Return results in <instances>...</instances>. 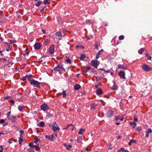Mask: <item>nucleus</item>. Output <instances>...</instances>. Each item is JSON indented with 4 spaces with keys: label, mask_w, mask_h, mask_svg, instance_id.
Listing matches in <instances>:
<instances>
[{
    "label": "nucleus",
    "mask_w": 152,
    "mask_h": 152,
    "mask_svg": "<svg viewBox=\"0 0 152 152\" xmlns=\"http://www.w3.org/2000/svg\"><path fill=\"white\" fill-rule=\"evenodd\" d=\"M10 44H12L14 42H16L15 40H10Z\"/></svg>",
    "instance_id": "nucleus-52"
},
{
    "label": "nucleus",
    "mask_w": 152,
    "mask_h": 152,
    "mask_svg": "<svg viewBox=\"0 0 152 152\" xmlns=\"http://www.w3.org/2000/svg\"><path fill=\"white\" fill-rule=\"evenodd\" d=\"M50 3V1H49L48 0H45L43 3L45 5H47L49 4Z\"/></svg>",
    "instance_id": "nucleus-32"
},
{
    "label": "nucleus",
    "mask_w": 152,
    "mask_h": 152,
    "mask_svg": "<svg viewBox=\"0 0 152 152\" xmlns=\"http://www.w3.org/2000/svg\"><path fill=\"white\" fill-rule=\"evenodd\" d=\"M102 85V84L101 83L99 82L98 85H95V88H98V87L99 86L101 85Z\"/></svg>",
    "instance_id": "nucleus-42"
},
{
    "label": "nucleus",
    "mask_w": 152,
    "mask_h": 152,
    "mask_svg": "<svg viewBox=\"0 0 152 152\" xmlns=\"http://www.w3.org/2000/svg\"><path fill=\"white\" fill-rule=\"evenodd\" d=\"M42 3V1H38L37 3L36 4V6L37 7H39Z\"/></svg>",
    "instance_id": "nucleus-28"
},
{
    "label": "nucleus",
    "mask_w": 152,
    "mask_h": 152,
    "mask_svg": "<svg viewBox=\"0 0 152 152\" xmlns=\"http://www.w3.org/2000/svg\"><path fill=\"white\" fill-rule=\"evenodd\" d=\"M5 122V120L4 119H1L0 120V123L1 124H2L4 123Z\"/></svg>",
    "instance_id": "nucleus-47"
},
{
    "label": "nucleus",
    "mask_w": 152,
    "mask_h": 152,
    "mask_svg": "<svg viewBox=\"0 0 152 152\" xmlns=\"http://www.w3.org/2000/svg\"><path fill=\"white\" fill-rule=\"evenodd\" d=\"M26 53L27 54H28L29 53V52L28 51V48H26Z\"/></svg>",
    "instance_id": "nucleus-56"
},
{
    "label": "nucleus",
    "mask_w": 152,
    "mask_h": 152,
    "mask_svg": "<svg viewBox=\"0 0 152 152\" xmlns=\"http://www.w3.org/2000/svg\"><path fill=\"white\" fill-rule=\"evenodd\" d=\"M117 88V87L115 84V82L114 81V85L112 87L111 89L112 90H115Z\"/></svg>",
    "instance_id": "nucleus-21"
},
{
    "label": "nucleus",
    "mask_w": 152,
    "mask_h": 152,
    "mask_svg": "<svg viewBox=\"0 0 152 152\" xmlns=\"http://www.w3.org/2000/svg\"><path fill=\"white\" fill-rule=\"evenodd\" d=\"M91 71L94 74H97L96 71L94 69H93L91 68Z\"/></svg>",
    "instance_id": "nucleus-37"
},
{
    "label": "nucleus",
    "mask_w": 152,
    "mask_h": 152,
    "mask_svg": "<svg viewBox=\"0 0 152 152\" xmlns=\"http://www.w3.org/2000/svg\"><path fill=\"white\" fill-rule=\"evenodd\" d=\"M98 61L96 59L92 60L91 62V65L93 67L97 68L98 66Z\"/></svg>",
    "instance_id": "nucleus-4"
},
{
    "label": "nucleus",
    "mask_w": 152,
    "mask_h": 152,
    "mask_svg": "<svg viewBox=\"0 0 152 152\" xmlns=\"http://www.w3.org/2000/svg\"><path fill=\"white\" fill-rule=\"evenodd\" d=\"M30 83L31 85H33L38 88H40V83L34 79L30 80Z\"/></svg>",
    "instance_id": "nucleus-1"
},
{
    "label": "nucleus",
    "mask_w": 152,
    "mask_h": 152,
    "mask_svg": "<svg viewBox=\"0 0 152 152\" xmlns=\"http://www.w3.org/2000/svg\"><path fill=\"white\" fill-rule=\"evenodd\" d=\"M104 72L105 73H109L110 72V71L108 70H105V71H104Z\"/></svg>",
    "instance_id": "nucleus-61"
},
{
    "label": "nucleus",
    "mask_w": 152,
    "mask_h": 152,
    "mask_svg": "<svg viewBox=\"0 0 152 152\" xmlns=\"http://www.w3.org/2000/svg\"><path fill=\"white\" fill-rule=\"evenodd\" d=\"M41 46L39 43H37L34 45V48L35 49L38 50L40 48Z\"/></svg>",
    "instance_id": "nucleus-11"
},
{
    "label": "nucleus",
    "mask_w": 152,
    "mask_h": 152,
    "mask_svg": "<svg viewBox=\"0 0 152 152\" xmlns=\"http://www.w3.org/2000/svg\"><path fill=\"white\" fill-rule=\"evenodd\" d=\"M61 69H63L65 72V69L63 67V66H60L59 65H58L56 67H55L53 70L56 71H59Z\"/></svg>",
    "instance_id": "nucleus-5"
},
{
    "label": "nucleus",
    "mask_w": 152,
    "mask_h": 152,
    "mask_svg": "<svg viewBox=\"0 0 152 152\" xmlns=\"http://www.w3.org/2000/svg\"><path fill=\"white\" fill-rule=\"evenodd\" d=\"M86 57L85 55L83 54H81V56L80 57V59L81 60H83L84 58H85Z\"/></svg>",
    "instance_id": "nucleus-22"
},
{
    "label": "nucleus",
    "mask_w": 152,
    "mask_h": 152,
    "mask_svg": "<svg viewBox=\"0 0 152 152\" xmlns=\"http://www.w3.org/2000/svg\"><path fill=\"white\" fill-rule=\"evenodd\" d=\"M49 126L52 127V129L54 132L57 130H59L60 129L59 127H58V125L56 122L53 123L51 124H49Z\"/></svg>",
    "instance_id": "nucleus-2"
},
{
    "label": "nucleus",
    "mask_w": 152,
    "mask_h": 152,
    "mask_svg": "<svg viewBox=\"0 0 152 152\" xmlns=\"http://www.w3.org/2000/svg\"><path fill=\"white\" fill-rule=\"evenodd\" d=\"M148 133L146 132V134L145 135V137H148L149 136Z\"/></svg>",
    "instance_id": "nucleus-63"
},
{
    "label": "nucleus",
    "mask_w": 152,
    "mask_h": 152,
    "mask_svg": "<svg viewBox=\"0 0 152 152\" xmlns=\"http://www.w3.org/2000/svg\"><path fill=\"white\" fill-rule=\"evenodd\" d=\"M85 130V129L81 128L78 133L79 134H83V132Z\"/></svg>",
    "instance_id": "nucleus-17"
},
{
    "label": "nucleus",
    "mask_w": 152,
    "mask_h": 152,
    "mask_svg": "<svg viewBox=\"0 0 152 152\" xmlns=\"http://www.w3.org/2000/svg\"><path fill=\"white\" fill-rule=\"evenodd\" d=\"M102 79L101 76H100L98 77V78H97L96 80L97 81H98L99 80H100Z\"/></svg>",
    "instance_id": "nucleus-54"
},
{
    "label": "nucleus",
    "mask_w": 152,
    "mask_h": 152,
    "mask_svg": "<svg viewBox=\"0 0 152 152\" xmlns=\"http://www.w3.org/2000/svg\"><path fill=\"white\" fill-rule=\"evenodd\" d=\"M103 93L102 90L100 89H98L96 91V94L97 95H99L102 94Z\"/></svg>",
    "instance_id": "nucleus-15"
},
{
    "label": "nucleus",
    "mask_w": 152,
    "mask_h": 152,
    "mask_svg": "<svg viewBox=\"0 0 152 152\" xmlns=\"http://www.w3.org/2000/svg\"><path fill=\"white\" fill-rule=\"evenodd\" d=\"M19 142H22L23 141L21 137H19Z\"/></svg>",
    "instance_id": "nucleus-60"
},
{
    "label": "nucleus",
    "mask_w": 152,
    "mask_h": 152,
    "mask_svg": "<svg viewBox=\"0 0 152 152\" xmlns=\"http://www.w3.org/2000/svg\"><path fill=\"white\" fill-rule=\"evenodd\" d=\"M134 121L135 122H137L138 121L137 118L135 116H134L133 117Z\"/></svg>",
    "instance_id": "nucleus-46"
},
{
    "label": "nucleus",
    "mask_w": 152,
    "mask_h": 152,
    "mask_svg": "<svg viewBox=\"0 0 152 152\" xmlns=\"http://www.w3.org/2000/svg\"><path fill=\"white\" fill-rule=\"evenodd\" d=\"M124 37L123 35H121L119 37L118 39L120 40H122L124 39Z\"/></svg>",
    "instance_id": "nucleus-30"
},
{
    "label": "nucleus",
    "mask_w": 152,
    "mask_h": 152,
    "mask_svg": "<svg viewBox=\"0 0 152 152\" xmlns=\"http://www.w3.org/2000/svg\"><path fill=\"white\" fill-rule=\"evenodd\" d=\"M81 88L79 84H76L74 86V89L76 90H78Z\"/></svg>",
    "instance_id": "nucleus-16"
},
{
    "label": "nucleus",
    "mask_w": 152,
    "mask_h": 152,
    "mask_svg": "<svg viewBox=\"0 0 152 152\" xmlns=\"http://www.w3.org/2000/svg\"><path fill=\"white\" fill-rule=\"evenodd\" d=\"M55 35L58 37H61L62 35L61 32L60 31L56 32Z\"/></svg>",
    "instance_id": "nucleus-20"
},
{
    "label": "nucleus",
    "mask_w": 152,
    "mask_h": 152,
    "mask_svg": "<svg viewBox=\"0 0 152 152\" xmlns=\"http://www.w3.org/2000/svg\"><path fill=\"white\" fill-rule=\"evenodd\" d=\"M33 77V75L31 74H30L29 75H28V80L29 82H30V80H31L30 79H31V77Z\"/></svg>",
    "instance_id": "nucleus-40"
},
{
    "label": "nucleus",
    "mask_w": 152,
    "mask_h": 152,
    "mask_svg": "<svg viewBox=\"0 0 152 152\" xmlns=\"http://www.w3.org/2000/svg\"><path fill=\"white\" fill-rule=\"evenodd\" d=\"M53 137H54V134H52L51 135V137H50L51 141H52L53 140Z\"/></svg>",
    "instance_id": "nucleus-55"
},
{
    "label": "nucleus",
    "mask_w": 152,
    "mask_h": 152,
    "mask_svg": "<svg viewBox=\"0 0 152 152\" xmlns=\"http://www.w3.org/2000/svg\"><path fill=\"white\" fill-rule=\"evenodd\" d=\"M11 114V112L10 111L8 112L7 113V117H8V118H9L10 116V115Z\"/></svg>",
    "instance_id": "nucleus-57"
},
{
    "label": "nucleus",
    "mask_w": 152,
    "mask_h": 152,
    "mask_svg": "<svg viewBox=\"0 0 152 152\" xmlns=\"http://www.w3.org/2000/svg\"><path fill=\"white\" fill-rule=\"evenodd\" d=\"M66 61L67 63H69V64H71V62H72L71 60L69 58H67L66 59Z\"/></svg>",
    "instance_id": "nucleus-34"
},
{
    "label": "nucleus",
    "mask_w": 152,
    "mask_h": 152,
    "mask_svg": "<svg viewBox=\"0 0 152 152\" xmlns=\"http://www.w3.org/2000/svg\"><path fill=\"white\" fill-rule=\"evenodd\" d=\"M136 141L135 140H130L129 142L128 143V145H131V144L132 143H135Z\"/></svg>",
    "instance_id": "nucleus-26"
},
{
    "label": "nucleus",
    "mask_w": 152,
    "mask_h": 152,
    "mask_svg": "<svg viewBox=\"0 0 152 152\" xmlns=\"http://www.w3.org/2000/svg\"><path fill=\"white\" fill-rule=\"evenodd\" d=\"M38 141H40V139H38L37 138V137H35L34 141V142L37 144L38 142Z\"/></svg>",
    "instance_id": "nucleus-24"
},
{
    "label": "nucleus",
    "mask_w": 152,
    "mask_h": 152,
    "mask_svg": "<svg viewBox=\"0 0 152 152\" xmlns=\"http://www.w3.org/2000/svg\"><path fill=\"white\" fill-rule=\"evenodd\" d=\"M91 68L90 66H88L86 67V70L85 71V72H88V70L91 69Z\"/></svg>",
    "instance_id": "nucleus-39"
},
{
    "label": "nucleus",
    "mask_w": 152,
    "mask_h": 152,
    "mask_svg": "<svg viewBox=\"0 0 152 152\" xmlns=\"http://www.w3.org/2000/svg\"><path fill=\"white\" fill-rule=\"evenodd\" d=\"M44 10H45L44 9V8H42V9H41V11H40L41 12H44Z\"/></svg>",
    "instance_id": "nucleus-62"
},
{
    "label": "nucleus",
    "mask_w": 152,
    "mask_h": 152,
    "mask_svg": "<svg viewBox=\"0 0 152 152\" xmlns=\"http://www.w3.org/2000/svg\"><path fill=\"white\" fill-rule=\"evenodd\" d=\"M148 133H151L152 132V130H151L150 129H148V131L147 132Z\"/></svg>",
    "instance_id": "nucleus-48"
},
{
    "label": "nucleus",
    "mask_w": 152,
    "mask_h": 152,
    "mask_svg": "<svg viewBox=\"0 0 152 152\" xmlns=\"http://www.w3.org/2000/svg\"><path fill=\"white\" fill-rule=\"evenodd\" d=\"M45 137L46 138L48 139L49 140H51L50 137V136L49 135H46L45 136Z\"/></svg>",
    "instance_id": "nucleus-51"
},
{
    "label": "nucleus",
    "mask_w": 152,
    "mask_h": 152,
    "mask_svg": "<svg viewBox=\"0 0 152 152\" xmlns=\"http://www.w3.org/2000/svg\"><path fill=\"white\" fill-rule=\"evenodd\" d=\"M120 116L118 115V116H116V117H115V119L116 120H119L120 119Z\"/></svg>",
    "instance_id": "nucleus-45"
},
{
    "label": "nucleus",
    "mask_w": 152,
    "mask_h": 152,
    "mask_svg": "<svg viewBox=\"0 0 152 152\" xmlns=\"http://www.w3.org/2000/svg\"><path fill=\"white\" fill-rule=\"evenodd\" d=\"M144 49L143 48H141L140 49V50H138V52L140 54H142V52L144 51Z\"/></svg>",
    "instance_id": "nucleus-29"
},
{
    "label": "nucleus",
    "mask_w": 152,
    "mask_h": 152,
    "mask_svg": "<svg viewBox=\"0 0 152 152\" xmlns=\"http://www.w3.org/2000/svg\"><path fill=\"white\" fill-rule=\"evenodd\" d=\"M21 79L23 81H25L26 80V78L24 77V76Z\"/></svg>",
    "instance_id": "nucleus-64"
},
{
    "label": "nucleus",
    "mask_w": 152,
    "mask_h": 152,
    "mask_svg": "<svg viewBox=\"0 0 152 152\" xmlns=\"http://www.w3.org/2000/svg\"><path fill=\"white\" fill-rule=\"evenodd\" d=\"M35 150L36 151H38L40 150L39 148L38 147V145H37V146L35 148Z\"/></svg>",
    "instance_id": "nucleus-50"
},
{
    "label": "nucleus",
    "mask_w": 152,
    "mask_h": 152,
    "mask_svg": "<svg viewBox=\"0 0 152 152\" xmlns=\"http://www.w3.org/2000/svg\"><path fill=\"white\" fill-rule=\"evenodd\" d=\"M120 150L122 151V152H128L127 150H125L124 148H121Z\"/></svg>",
    "instance_id": "nucleus-38"
},
{
    "label": "nucleus",
    "mask_w": 152,
    "mask_h": 152,
    "mask_svg": "<svg viewBox=\"0 0 152 152\" xmlns=\"http://www.w3.org/2000/svg\"><path fill=\"white\" fill-rule=\"evenodd\" d=\"M54 52V46L53 45H52L49 47V52L50 54L53 53Z\"/></svg>",
    "instance_id": "nucleus-10"
},
{
    "label": "nucleus",
    "mask_w": 152,
    "mask_h": 152,
    "mask_svg": "<svg viewBox=\"0 0 152 152\" xmlns=\"http://www.w3.org/2000/svg\"><path fill=\"white\" fill-rule=\"evenodd\" d=\"M62 94L63 95V97L64 98L66 96V93L65 91L64 90H63L62 91Z\"/></svg>",
    "instance_id": "nucleus-36"
},
{
    "label": "nucleus",
    "mask_w": 152,
    "mask_h": 152,
    "mask_svg": "<svg viewBox=\"0 0 152 152\" xmlns=\"http://www.w3.org/2000/svg\"><path fill=\"white\" fill-rule=\"evenodd\" d=\"M8 119L9 120L11 121L12 123H15L16 122L17 118L16 116L14 115H11L10 117H9Z\"/></svg>",
    "instance_id": "nucleus-8"
},
{
    "label": "nucleus",
    "mask_w": 152,
    "mask_h": 152,
    "mask_svg": "<svg viewBox=\"0 0 152 152\" xmlns=\"http://www.w3.org/2000/svg\"><path fill=\"white\" fill-rule=\"evenodd\" d=\"M18 110L20 111H22V109L24 108V107L23 106H18Z\"/></svg>",
    "instance_id": "nucleus-27"
},
{
    "label": "nucleus",
    "mask_w": 152,
    "mask_h": 152,
    "mask_svg": "<svg viewBox=\"0 0 152 152\" xmlns=\"http://www.w3.org/2000/svg\"><path fill=\"white\" fill-rule=\"evenodd\" d=\"M9 102H10L11 103H12L13 104H14L15 103V102L13 99H12L11 100H10Z\"/></svg>",
    "instance_id": "nucleus-53"
},
{
    "label": "nucleus",
    "mask_w": 152,
    "mask_h": 152,
    "mask_svg": "<svg viewBox=\"0 0 152 152\" xmlns=\"http://www.w3.org/2000/svg\"><path fill=\"white\" fill-rule=\"evenodd\" d=\"M82 48L83 49L84 48V47L81 46H79L78 45H76L75 46L76 48Z\"/></svg>",
    "instance_id": "nucleus-44"
},
{
    "label": "nucleus",
    "mask_w": 152,
    "mask_h": 152,
    "mask_svg": "<svg viewBox=\"0 0 152 152\" xmlns=\"http://www.w3.org/2000/svg\"><path fill=\"white\" fill-rule=\"evenodd\" d=\"M145 55V56L147 58L148 60H151L152 57L151 56L149 55L148 53H146Z\"/></svg>",
    "instance_id": "nucleus-23"
},
{
    "label": "nucleus",
    "mask_w": 152,
    "mask_h": 152,
    "mask_svg": "<svg viewBox=\"0 0 152 152\" xmlns=\"http://www.w3.org/2000/svg\"><path fill=\"white\" fill-rule=\"evenodd\" d=\"M72 147V146L70 145H68V146L66 147V149L67 150H70V149L69 148H71Z\"/></svg>",
    "instance_id": "nucleus-41"
},
{
    "label": "nucleus",
    "mask_w": 152,
    "mask_h": 152,
    "mask_svg": "<svg viewBox=\"0 0 152 152\" xmlns=\"http://www.w3.org/2000/svg\"><path fill=\"white\" fill-rule=\"evenodd\" d=\"M46 116L51 117L53 116V114L52 113L51 114L50 112L48 113L47 114Z\"/></svg>",
    "instance_id": "nucleus-33"
},
{
    "label": "nucleus",
    "mask_w": 152,
    "mask_h": 152,
    "mask_svg": "<svg viewBox=\"0 0 152 152\" xmlns=\"http://www.w3.org/2000/svg\"><path fill=\"white\" fill-rule=\"evenodd\" d=\"M8 124L7 122H5L4 123V124L3 125L4 126H7L8 125Z\"/></svg>",
    "instance_id": "nucleus-59"
},
{
    "label": "nucleus",
    "mask_w": 152,
    "mask_h": 152,
    "mask_svg": "<svg viewBox=\"0 0 152 152\" xmlns=\"http://www.w3.org/2000/svg\"><path fill=\"white\" fill-rule=\"evenodd\" d=\"M103 49H102L97 53V54L96 55V59H98L99 58V56L101 54V53L103 52Z\"/></svg>",
    "instance_id": "nucleus-12"
},
{
    "label": "nucleus",
    "mask_w": 152,
    "mask_h": 152,
    "mask_svg": "<svg viewBox=\"0 0 152 152\" xmlns=\"http://www.w3.org/2000/svg\"><path fill=\"white\" fill-rule=\"evenodd\" d=\"M41 109L44 111H45L49 109V107L46 104H44L41 106Z\"/></svg>",
    "instance_id": "nucleus-7"
},
{
    "label": "nucleus",
    "mask_w": 152,
    "mask_h": 152,
    "mask_svg": "<svg viewBox=\"0 0 152 152\" xmlns=\"http://www.w3.org/2000/svg\"><path fill=\"white\" fill-rule=\"evenodd\" d=\"M97 104H95L94 103H92L91 104V109L92 110H94L96 107L97 106Z\"/></svg>",
    "instance_id": "nucleus-14"
},
{
    "label": "nucleus",
    "mask_w": 152,
    "mask_h": 152,
    "mask_svg": "<svg viewBox=\"0 0 152 152\" xmlns=\"http://www.w3.org/2000/svg\"><path fill=\"white\" fill-rule=\"evenodd\" d=\"M119 75L120 77L124 79H125L126 78L125 77V73L124 72L122 71H120L119 72Z\"/></svg>",
    "instance_id": "nucleus-9"
},
{
    "label": "nucleus",
    "mask_w": 152,
    "mask_h": 152,
    "mask_svg": "<svg viewBox=\"0 0 152 152\" xmlns=\"http://www.w3.org/2000/svg\"><path fill=\"white\" fill-rule=\"evenodd\" d=\"M28 152H34L33 149L32 148H29L27 150Z\"/></svg>",
    "instance_id": "nucleus-43"
},
{
    "label": "nucleus",
    "mask_w": 152,
    "mask_h": 152,
    "mask_svg": "<svg viewBox=\"0 0 152 152\" xmlns=\"http://www.w3.org/2000/svg\"><path fill=\"white\" fill-rule=\"evenodd\" d=\"M118 69H127V67L124 66V65L120 64H118Z\"/></svg>",
    "instance_id": "nucleus-13"
},
{
    "label": "nucleus",
    "mask_w": 152,
    "mask_h": 152,
    "mask_svg": "<svg viewBox=\"0 0 152 152\" xmlns=\"http://www.w3.org/2000/svg\"><path fill=\"white\" fill-rule=\"evenodd\" d=\"M130 125L132 126L133 128H135V126H136L137 124L134 121L131 122L130 123Z\"/></svg>",
    "instance_id": "nucleus-18"
},
{
    "label": "nucleus",
    "mask_w": 152,
    "mask_h": 152,
    "mask_svg": "<svg viewBox=\"0 0 152 152\" xmlns=\"http://www.w3.org/2000/svg\"><path fill=\"white\" fill-rule=\"evenodd\" d=\"M142 69L145 71L148 72L151 70L152 68L147 65L144 64L142 65Z\"/></svg>",
    "instance_id": "nucleus-3"
},
{
    "label": "nucleus",
    "mask_w": 152,
    "mask_h": 152,
    "mask_svg": "<svg viewBox=\"0 0 152 152\" xmlns=\"http://www.w3.org/2000/svg\"><path fill=\"white\" fill-rule=\"evenodd\" d=\"M40 126L41 127H43L45 126V124L43 121H41L40 123Z\"/></svg>",
    "instance_id": "nucleus-31"
},
{
    "label": "nucleus",
    "mask_w": 152,
    "mask_h": 152,
    "mask_svg": "<svg viewBox=\"0 0 152 152\" xmlns=\"http://www.w3.org/2000/svg\"><path fill=\"white\" fill-rule=\"evenodd\" d=\"M49 42L50 40L48 39H47L44 42V44L45 45H47L49 44Z\"/></svg>",
    "instance_id": "nucleus-25"
},
{
    "label": "nucleus",
    "mask_w": 152,
    "mask_h": 152,
    "mask_svg": "<svg viewBox=\"0 0 152 152\" xmlns=\"http://www.w3.org/2000/svg\"><path fill=\"white\" fill-rule=\"evenodd\" d=\"M33 145V142H31V143H30L28 144V146L30 147L31 148Z\"/></svg>",
    "instance_id": "nucleus-49"
},
{
    "label": "nucleus",
    "mask_w": 152,
    "mask_h": 152,
    "mask_svg": "<svg viewBox=\"0 0 152 152\" xmlns=\"http://www.w3.org/2000/svg\"><path fill=\"white\" fill-rule=\"evenodd\" d=\"M82 137H78L77 139V142L78 143H79L81 142L82 141Z\"/></svg>",
    "instance_id": "nucleus-19"
},
{
    "label": "nucleus",
    "mask_w": 152,
    "mask_h": 152,
    "mask_svg": "<svg viewBox=\"0 0 152 152\" xmlns=\"http://www.w3.org/2000/svg\"><path fill=\"white\" fill-rule=\"evenodd\" d=\"M136 130L137 131L140 132L142 130V128L140 127H137L136 128Z\"/></svg>",
    "instance_id": "nucleus-35"
},
{
    "label": "nucleus",
    "mask_w": 152,
    "mask_h": 152,
    "mask_svg": "<svg viewBox=\"0 0 152 152\" xmlns=\"http://www.w3.org/2000/svg\"><path fill=\"white\" fill-rule=\"evenodd\" d=\"M0 148H1V150L0 151V152H3V149L2 146L1 145L0 146Z\"/></svg>",
    "instance_id": "nucleus-58"
},
{
    "label": "nucleus",
    "mask_w": 152,
    "mask_h": 152,
    "mask_svg": "<svg viewBox=\"0 0 152 152\" xmlns=\"http://www.w3.org/2000/svg\"><path fill=\"white\" fill-rule=\"evenodd\" d=\"M114 114V112L112 110H108L106 112V115L107 117H111Z\"/></svg>",
    "instance_id": "nucleus-6"
}]
</instances>
